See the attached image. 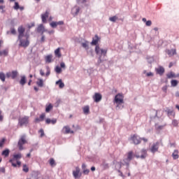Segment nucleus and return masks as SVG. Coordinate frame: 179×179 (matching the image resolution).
Instances as JSON below:
<instances>
[{
	"mask_svg": "<svg viewBox=\"0 0 179 179\" xmlns=\"http://www.w3.org/2000/svg\"><path fill=\"white\" fill-rule=\"evenodd\" d=\"M141 155L139 154L134 155V152L132 151H130L127 153V157L124 160V163L127 164V166L129 165V162L134 159V157H136V159H146L148 157V151L145 149H143L140 152Z\"/></svg>",
	"mask_w": 179,
	"mask_h": 179,
	"instance_id": "1",
	"label": "nucleus"
},
{
	"mask_svg": "<svg viewBox=\"0 0 179 179\" xmlns=\"http://www.w3.org/2000/svg\"><path fill=\"white\" fill-rule=\"evenodd\" d=\"M26 29L23 27V26H20L17 29L18 31V40L20 41V45H29L30 42L29 41V38L27 36H24V31Z\"/></svg>",
	"mask_w": 179,
	"mask_h": 179,
	"instance_id": "2",
	"label": "nucleus"
},
{
	"mask_svg": "<svg viewBox=\"0 0 179 179\" xmlns=\"http://www.w3.org/2000/svg\"><path fill=\"white\" fill-rule=\"evenodd\" d=\"M95 52H96V54H97V55H99L96 65H100L101 62H104V59H101V58L102 57H106V55H107V49L106 48L103 49L100 48V46L96 45L95 47Z\"/></svg>",
	"mask_w": 179,
	"mask_h": 179,
	"instance_id": "3",
	"label": "nucleus"
},
{
	"mask_svg": "<svg viewBox=\"0 0 179 179\" xmlns=\"http://www.w3.org/2000/svg\"><path fill=\"white\" fill-rule=\"evenodd\" d=\"M114 101L117 104L116 108H119V109L124 108V105H121V104H124V96H122V94H117L115 96Z\"/></svg>",
	"mask_w": 179,
	"mask_h": 179,
	"instance_id": "4",
	"label": "nucleus"
},
{
	"mask_svg": "<svg viewBox=\"0 0 179 179\" xmlns=\"http://www.w3.org/2000/svg\"><path fill=\"white\" fill-rule=\"evenodd\" d=\"M25 143H27V141L26 140V135H23L20 137L17 143L19 150H23L24 149L23 145H25Z\"/></svg>",
	"mask_w": 179,
	"mask_h": 179,
	"instance_id": "5",
	"label": "nucleus"
},
{
	"mask_svg": "<svg viewBox=\"0 0 179 179\" xmlns=\"http://www.w3.org/2000/svg\"><path fill=\"white\" fill-rule=\"evenodd\" d=\"M19 159H22V155L20 153L15 154L13 155V158L12 159H10L9 162L11 163L13 167H17V164L15 163V160H19Z\"/></svg>",
	"mask_w": 179,
	"mask_h": 179,
	"instance_id": "6",
	"label": "nucleus"
},
{
	"mask_svg": "<svg viewBox=\"0 0 179 179\" xmlns=\"http://www.w3.org/2000/svg\"><path fill=\"white\" fill-rule=\"evenodd\" d=\"M130 141H131L134 145H139V143H141V137H139L138 134L131 135Z\"/></svg>",
	"mask_w": 179,
	"mask_h": 179,
	"instance_id": "7",
	"label": "nucleus"
},
{
	"mask_svg": "<svg viewBox=\"0 0 179 179\" xmlns=\"http://www.w3.org/2000/svg\"><path fill=\"white\" fill-rule=\"evenodd\" d=\"M18 124L20 127H23V125H27L29 124V117L24 116L23 117H20L18 119Z\"/></svg>",
	"mask_w": 179,
	"mask_h": 179,
	"instance_id": "8",
	"label": "nucleus"
},
{
	"mask_svg": "<svg viewBox=\"0 0 179 179\" xmlns=\"http://www.w3.org/2000/svg\"><path fill=\"white\" fill-rule=\"evenodd\" d=\"M159 142L154 143L150 148V152L152 153H156V152H159Z\"/></svg>",
	"mask_w": 179,
	"mask_h": 179,
	"instance_id": "9",
	"label": "nucleus"
},
{
	"mask_svg": "<svg viewBox=\"0 0 179 179\" xmlns=\"http://www.w3.org/2000/svg\"><path fill=\"white\" fill-rule=\"evenodd\" d=\"M62 132L65 135L68 134H74L73 131L71 130V127H69V126H64L62 130Z\"/></svg>",
	"mask_w": 179,
	"mask_h": 179,
	"instance_id": "10",
	"label": "nucleus"
},
{
	"mask_svg": "<svg viewBox=\"0 0 179 179\" xmlns=\"http://www.w3.org/2000/svg\"><path fill=\"white\" fill-rule=\"evenodd\" d=\"M50 16V10H47L45 13L41 14V19L43 23H47V18Z\"/></svg>",
	"mask_w": 179,
	"mask_h": 179,
	"instance_id": "11",
	"label": "nucleus"
},
{
	"mask_svg": "<svg viewBox=\"0 0 179 179\" xmlns=\"http://www.w3.org/2000/svg\"><path fill=\"white\" fill-rule=\"evenodd\" d=\"M101 99H103V96L100 93H95L94 95L93 96V99L95 101V103H99L101 101Z\"/></svg>",
	"mask_w": 179,
	"mask_h": 179,
	"instance_id": "12",
	"label": "nucleus"
},
{
	"mask_svg": "<svg viewBox=\"0 0 179 179\" xmlns=\"http://www.w3.org/2000/svg\"><path fill=\"white\" fill-rule=\"evenodd\" d=\"M73 176L75 178H80L82 174H80V169L79 167H76V170L73 171Z\"/></svg>",
	"mask_w": 179,
	"mask_h": 179,
	"instance_id": "13",
	"label": "nucleus"
},
{
	"mask_svg": "<svg viewBox=\"0 0 179 179\" xmlns=\"http://www.w3.org/2000/svg\"><path fill=\"white\" fill-rule=\"evenodd\" d=\"M165 52L168 54L169 57H173V55L177 54V50L176 49H166Z\"/></svg>",
	"mask_w": 179,
	"mask_h": 179,
	"instance_id": "14",
	"label": "nucleus"
},
{
	"mask_svg": "<svg viewBox=\"0 0 179 179\" xmlns=\"http://www.w3.org/2000/svg\"><path fill=\"white\" fill-rule=\"evenodd\" d=\"M100 37H99L97 35H95L94 37L92 38V41L91 42L92 45H97L99 42H100Z\"/></svg>",
	"mask_w": 179,
	"mask_h": 179,
	"instance_id": "15",
	"label": "nucleus"
},
{
	"mask_svg": "<svg viewBox=\"0 0 179 179\" xmlns=\"http://www.w3.org/2000/svg\"><path fill=\"white\" fill-rule=\"evenodd\" d=\"M155 71L157 73H158V75H160L161 76L162 75H163V73H164V68L162 66H159L158 68L155 69Z\"/></svg>",
	"mask_w": 179,
	"mask_h": 179,
	"instance_id": "16",
	"label": "nucleus"
},
{
	"mask_svg": "<svg viewBox=\"0 0 179 179\" xmlns=\"http://www.w3.org/2000/svg\"><path fill=\"white\" fill-rule=\"evenodd\" d=\"M55 85H58L59 89H64V87H65V84L62 82V79L56 81Z\"/></svg>",
	"mask_w": 179,
	"mask_h": 179,
	"instance_id": "17",
	"label": "nucleus"
},
{
	"mask_svg": "<svg viewBox=\"0 0 179 179\" xmlns=\"http://www.w3.org/2000/svg\"><path fill=\"white\" fill-rule=\"evenodd\" d=\"M8 54H9V50L8 49L0 50V57H7Z\"/></svg>",
	"mask_w": 179,
	"mask_h": 179,
	"instance_id": "18",
	"label": "nucleus"
},
{
	"mask_svg": "<svg viewBox=\"0 0 179 179\" xmlns=\"http://www.w3.org/2000/svg\"><path fill=\"white\" fill-rule=\"evenodd\" d=\"M172 157L173 160H177L178 159L179 155H178V150H175L172 154Z\"/></svg>",
	"mask_w": 179,
	"mask_h": 179,
	"instance_id": "19",
	"label": "nucleus"
},
{
	"mask_svg": "<svg viewBox=\"0 0 179 179\" xmlns=\"http://www.w3.org/2000/svg\"><path fill=\"white\" fill-rule=\"evenodd\" d=\"M45 62L48 64H50V62H52V55H48L45 57Z\"/></svg>",
	"mask_w": 179,
	"mask_h": 179,
	"instance_id": "20",
	"label": "nucleus"
},
{
	"mask_svg": "<svg viewBox=\"0 0 179 179\" xmlns=\"http://www.w3.org/2000/svg\"><path fill=\"white\" fill-rule=\"evenodd\" d=\"M36 85H37V86H38V87H43L44 86V81L41 78H38Z\"/></svg>",
	"mask_w": 179,
	"mask_h": 179,
	"instance_id": "21",
	"label": "nucleus"
},
{
	"mask_svg": "<svg viewBox=\"0 0 179 179\" xmlns=\"http://www.w3.org/2000/svg\"><path fill=\"white\" fill-rule=\"evenodd\" d=\"M20 84L22 86H24V85H26V76H21V79L20 80Z\"/></svg>",
	"mask_w": 179,
	"mask_h": 179,
	"instance_id": "22",
	"label": "nucleus"
},
{
	"mask_svg": "<svg viewBox=\"0 0 179 179\" xmlns=\"http://www.w3.org/2000/svg\"><path fill=\"white\" fill-rule=\"evenodd\" d=\"M10 153V150H9V149H6L2 152L1 155L2 156H5V157H8Z\"/></svg>",
	"mask_w": 179,
	"mask_h": 179,
	"instance_id": "23",
	"label": "nucleus"
},
{
	"mask_svg": "<svg viewBox=\"0 0 179 179\" xmlns=\"http://www.w3.org/2000/svg\"><path fill=\"white\" fill-rule=\"evenodd\" d=\"M83 113L84 114H89V113H90V108L89 107V106H84L83 108Z\"/></svg>",
	"mask_w": 179,
	"mask_h": 179,
	"instance_id": "24",
	"label": "nucleus"
},
{
	"mask_svg": "<svg viewBox=\"0 0 179 179\" xmlns=\"http://www.w3.org/2000/svg\"><path fill=\"white\" fill-rule=\"evenodd\" d=\"M60 50H61V48H58L55 51V54L56 57H57L58 58H61V57H62L61 52H59Z\"/></svg>",
	"mask_w": 179,
	"mask_h": 179,
	"instance_id": "25",
	"label": "nucleus"
},
{
	"mask_svg": "<svg viewBox=\"0 0 179 179\" xmlns=\"http://www.w3.org/2000/svg\"><path fill=\"white\" fill-rule=\"evenodd\" d=\"M168 79H171L172 78H176V76L173 71H171L169 73L166 75Z\"/></svg>",
	"mask_w": 179,
	"mask_h": 179,
	"instance_id": "26",
	"label": "nucleus"
},
{
	"mask_svg": "<svg viewBox=\"0 0 179 179\" xmlns=\"http://www.w3.org/2000/svg\"><path fill=\"white\" fill-rule=\"evenodd\" d=\"M44 25L43 24H40L38 27V33H44Z\"/></svg>",
	"mask_w": 179,
	"mask_h": 179,
	"instance_id": "27",
	"label": "nucleus"
},
{
	"mask_svg": "<svg viewBox=\"0 0 179 179\" xmlns=\"http://www.w3.org/2000/svg\"><path fill=\"white\" fill-rule=\"evenodd\" d=\"M171 85L172 87H176V86H177V85H178V81L177 80H172L171 81Z\"/></svg>",
	"mask_w": 179,
	"mask_h": 179,
	"instance_id": "28",
	"label": "nucleus"
},
{
	"mask_svg": "<svg viewBox=\"0 0 179 179\" xmlns=\"http://www.w3.org/2000/svg\"><path fill=\"white\" fill-rule=\"evenodd\" d=\"M51 110H52V105L50 103L48 106H46L45 112L50 113V111H51Z\"/></svg>",
	"mask_w": 179,
	"mask_h": 179,
	"instance_id": "29",
	"label": "nucleus"
},
{
	"mask_svg": "<svg viewBox=\"0 0 179 179\" xmlns=\"http://www.w3.org/2000/svg\"><path fill=\"white\" fill-rule=\"evenodd\" d=\"M16 76H17V71H13L11 72V78H12V79H15Z\"/></svg>",
	"mask_w": 179,
	"mask_h": 179,
	"instance_id": "30",
	"label": "nucleus"
},
{
	"mask_svg": "<svg viewBox=\"0 0 179 179\" xmlns=\"http://www.w3.org/2000/svg\"><path fill=\"white\" fill-rule=\"evenodd\" d=\"M5 142H6V138H3L0 141V148H3L5 145Z\"/></svg>",
	"mask_w": 179,
	"mask_h": 179,
	"instance_id": "31",
	"label": "nucleus"
},
{
	"mask_svg": "<svg viewBox=\"0 0 179 179\" xmlns=\"http://www.w3.org/2000/svg\"><path fill=\"white\" fill-rule=\"evenodd\" d=\"M22 171H24V173H29V167H27V165H23Z\"/></svg>",
	"mask_w": 179,
	"mask_h": 179,
	"instance_id": "32",
	"label": "nucleus"
},
{
	"mask_svg": "<svg viewBox=\"0 0 179 179\" xmlns=\"http://www.w3.org/2000/svg\"><path fill=\"white\" fill-rule=\"evenodd\" d=\"M109 20L110 22H117V20H118V17H117V16L110 17L109 18Z\"/></svg>",
	"mask_w": 179,
	"mask_h": 179,
	"instance_id": "33",
	"label": "nucleus"
},
{
	"mask_svg": "<svg viewBox=\"0 0 179 179\" xmlns=\"http://www.w3.org/2000/svg\"><path fill=\"white\" fill-rule=\"evenodd\" d=\"M55 72H57V73H61V72H62V69H61V67L57 66L55 67Z\"/></svg>",
	"mask_w": 179,
	"mask_h": 179,
	"instance_id": "34",
	"label": "nucleus"
},
{
	"mask_svg": "<svg viewBox=\"0 0 179 179\" xmlns=\"http://www.w3.org/2000/svg\"><path fill=\"white\" fill-rule=\"evenodd\" d=\"M0 79L2 82H5V73H0Z\"/></svg>",
	"mask_w": 179,
	"mask_h": 179,
	"instance_id": "35",
	"label": "nucleus"
},
{
	"mask_svg": "<svg viewBox=\"0 0 179 179\" xmlns=\"http://www.w3.org/2000/svg\"><path fill=\"white\" fill-rule=\"evenodd\" d=\"M73 10H75L76 15H78V13H79V12L80 11V8L79 7H74L73 8Z\"/></svg>",
	"mask_w": 179,
	"mask_h": 179,
	"instance_id": "36",
	"label": "nucleus"
},
{
	"mask_svg": "<svg viewBox=\"0 0 179 179\" xmlns=\"http://www.w3.org/2000/svg\"><path fill=\"white\" fill-rule=\"evenodd\" d=\"M83 174H85V176H87V174H89V173H90V170L85 169H83Z\"/></svg>",
	"mask_w": 179,
	"mask_h": 179,
	"instance_id": "37",
	"label": "nucleus"
},
{
	"mask_svg": "<svg viewBox=\"0 0 179 179\" xmlns=\"http://www.w3.org/2000/svg\"><path fill=\"white\" fill-rule=\"evenodd\" d=\"M13 8L15 10H17L20 8V6H19V3L15 2V6H13Z\"/></svg>",
	"mask_w": 179,
	"mask_h": 179,
	"instance_id": "38",
	"label": "nucleus"
},
{
	"mask_svg": "<svg viewBox=\"0 0 179 179\" xmlns=\"http://www.w3.org/2000/svg\"><path fill=\"white\" fill-rule=\"evenodd\" d=\"M172 125L173 127H177L178 125V121H177L176 120H173L172 121Z\"/></svg>",
	"mask_w": 179,
	"mask_h": 179,
	"instance_id": "39",
	"label": "nucleus"
},
{
	"mask_svg": "<svg viewBox=\"0 0 179 179\" xmlns=\"http://www.w3.org/2000/svg\"><path fill=\"white\" fill-rule=\"evenodd\" d=\"M84 48L87 50V52H91V54L93 52V50H89V45H83Z\"/></svg>",
	"mask_w": 179,
	"mask_h": 179,
	"instance_id": "40",
	"label": "nucleus"
},
{
	"mask_svg": "<svg viewBox=\"0 0 179 179\" xmlns=\"http://www.w3.org/2000/svg\"><path fill=\"white\" fill-rule=\"evenodd\" d=\"M40 120L41 121H44V118H45V113H42L41 115H40Z\"/></svg>",
	"mask_w": 179,
	"mask_h": 179,
	"instance_id": "41",
	"label": "nucleus"
},
{
	"mask_svg": "<svg viewBox=\"0 0 179 179\" xmlns=\"http://www.w3.org/2000/svg\"><path fill=\"white\" fill-rule=\"evenodd\" d=\"M50 26H51V27H53V29L54 28H55V27H57V22H52L51 23H50Z\"/></svg>",
	"mask_w": 179,
	"mask_h": 179,
	"instance_id": "42",
	"label": "nucleus"
},
{
	"mask_svg": "<svg viewBox=\"0 0 179 179\" xmlns=\"http://www.w3.org/2000/svg\"><path fill=\"white\" fill-rule=\"evenodd\" d=\"M39 134H41V138H43V136H44V130L43 129H41L39 130Z\"/></svg>",
	"mask_w": 179,
	"mask_h": 179,
	"instance_id": "43",
	"label": "nucleus"
},
{
	"mask_svg": "<svg viewBox=\"0 0 179 179\" xmlns=\"http://www.w3.org/2000/svg\"><path fill=\"white\" fill-rule=\"evenodd\" d=\"M50 166H53L54 164H55V160H54V159H51L50 161Z\"/></svg>",
	"mask_w": 179,
	"mask_h": 179,
	"instance_id": "44",
	"label": "nucleus"
},
{
	"mask_svg": "<svg viewBox=\"0 0 179 179\" xmlns=\"http://www.w3.org/2000/svg\"><path fill=\"white\" fill-rule=\"evenodd\" d=\"M57 26H62L64 24V21L56 22Z\"/></svg>",
	"mask_w": 179,
	"mask_h": 179,
	"instance_id": "45",
	"label": "nucleus"
},
{
	"mask_svg": "<svg viewBox=\"0 0 179 179\" xmlns=\"http://www.w3.org/2000/svg\"><path fill=\"white\" fill-rule=\"evenodd\" d=\"M102 166H103V169H108V164H107V163H103Z\"/></svg>",
	"mask_w": 179,
	"mask_h": 179,
	"instance_id": "46",
	"label": "nucleus"
},
{
	"mask_svg": "<svg viewBox=\"0 0 179 179\" xmlns=\"http://www.w3.org/2000/svg\"><path fill=\"white\" fill-rule=\"evenodd\" d=\"M50 73H51V72L50 71V68L47 67V72H46L45 76H50Z\"/></svg>",
	"mask_w": 179,
	"mask_h": 179,
	"instance_id": "47",
	"label": "nucleus"
},
{
	"mask_svg": "<svg viewBox=\"0 0 179 179\" xmlns=\"http://www.w3.org/2000/svg\"><path fill=\"white\" fill-rule=\"evenodd\" d=\"M146 26H152V21L148 20L145 22Z\"/></svg>",
	"mask_w": 179,
	"mask_h": 179,
	"instance_id": "48",
	"label": "nucleus"
},
{
	"mask_svg": "<svg viewBox=\"0 0 179 179\" xmlns=\"http://www.w3.org/2000/svg\"><path fill=\"white\" fill-rule=\"evenodd\" d=\"M50 123L52 124V125L57 124V119H53L50 121Z\"/></svg>",
	"mask_w": 179,
	"mask_h": 179,
	"instance_id": "49",
	"label": "nucleus"
},
{
	"mask_svg": "<svg viewBox=\"0 0 179 179\" xmlns=\"http://www.w3.org/2000/svg\"><path fill=\"white\" fill-rule=\"evenodd\" d=\"M10 31L11 34H16V29H15V28H12Z\"/></svg>",
	"mask_w": 179,
	"mask_h": 179,
	"instance_id": "50",
	"label": "nucleus"
},
{
	"mask_svg": "<svg viewBox=\"0 0 179 179\" xmlns=\"http://www.w3.org/2000/svg\"><path fill=\"white\" fill-rule=\"evenodd\" d=\"M0 121H3V115H2L1 110H0Z\"/></svg>",
	"mask_w": 179,
	"mask_h": 179,
	"instance_id": "51",
	"label": "nucleus"
},
{
	"mask_svg": "<svg viewBox=\"0 0 179 179\" xmlns=\"http://www.w3.org/2000/svg\"><path fill=\"white\" fill-rule=\"evenodd\" d=\"M6 77L7 78H12V73H10V72L6 73Z\"/></svg>",
	"mask_w": 179,
	"mask_h": 179,
	"instance_id": "52",
	"label": "nucleus"
},
{
	"mask_svg": "<svg viewBox=\"0 0 179 179\" xmlns=\"http://www.w3.org/2000/svg\"><path fill=\"white\" fill-rule=\"evenodd\" d=\"M45 122L46 124H51V119L50 118L46 119Z\"/></svg>",
	"mask_w": 179,
	"mask_h": 179,
	"instance_id": "53",
	"label": "nucleus"
},
{
	"mask_svg": "<svg viewBox=\"0 0 179 179\" xmlns=\"http://www.w3.org/2000/svg\"><path fill=\"white\" fill-rule=\"evenodd\" d=\"M5 8V6H0V10H2L1 13H3V12H5L3 10V8Z\"/></svg>",
	"mask_w": 179,
	"mask_h": 179,
	"instance_id": "54",
	"label": "nucleus"
},
{
	"mask_svg": "<svg viewBox=\"0 0 179 179\" xmlns=\"http://www.w3.org/2000/svg\"><path fill=\"white\" fill-rule=\"evenodd\" d=\"M162 90H163V92H167V86L166 85H165V86H164L163 87H162Z\"/></svg>",
	"mask_w": 179,
	"mask_h": 179,
	"instance_id": "55",
	"label": "nucleus"
},
{
	"mask_svg": "<svg viewBox=\"0 0 179 179\" xmlns=\"http://www.w3.org/2000/svg\"><path fill=\"white\" fill-rule=\"evenodd\" d=\"M40 74H41V76H44V75H45V74L44 73V71H43V69H41V70H40Z\"/></svg>",
	"mask_w": 179,
	"mask_h": 179,
	"instance_id": "56",
	"label": "nucleus"
},
{
	"mask_svg": "<svg viewBox=\"0 0 179 179\" xmlns=\"http://www.w3.org/2000/svg\"><path fill=\"white\" fill-rule=\"evenodd\" d=\"M146 76H153V73L152 72L147 73Z\"/></svg>",
	"mask_w": 179,
	"mask_h": 179,
	"instance_id": "57",
	"label": "nucleus"
},
{
	"mask_svg": "<svg viewBox=\"0 0 179 179\" xmlns=\"http://www.w3.org/2000/svg\"><path fill=\"white\" fill-rule=\"evenodd\" d=\"M60 66H61V68L65 69V63L61 62V63H60Z\"/></svg>",
	"mask_w": 179,
	"mask_h": 179,
	"instance_id": "58",
	"label": "nucleus"
},
{
	"mask_svg": "<svg viewBox=\"0 0 179 179\" xmlns=\"http://www.w3.org/2000/svg\"><path fill=\"white\" fill-rule=\"evenodd\" d=\"M41 122V120L40 118L36 117V118L35 119V122Z\"/></svg>",
	"mask_w": 179,
	"mask_h": 179,
	"instance_id": "59",
	"label": "nucleus"
},
{
	"mask_svg": "<svg viewBox=\"0 0 179 179\" xmlns=\"http://www.w3.org/2000/svg\"><path fill=\"white\" fill-rule=\"evenodd\" d=\"M82 169H83V170L86 169V164H82Z\"/></svg>",
	"mask_w": 179,
	"mask_h": 179,
	"instance_id": "60",
	"label": "nucleus"
},
{
	"mask_svg": "<svg viewBox=\"0 0 179 179\" xmlns=\"http://www.w3.org/2000/svg\"><path fill=\"white\" fill-rule=\"evenodd\" d=\"M0 173H5V168H1Z\"/></svg>",
	"mask_w": 179,
	"mask_h": 179,
	"instance_id": "61",
	"label": "nucleus"
},
{
	"mask_svg": "<svg viewBox=\"0 0 179 179\" xmlns=\"http://www.w3.org/2000/svg\"><path fill=\"white\" fill-rule=\"evenodd\" d=\"M141 141H143V142H148V138H141Z\"/></svg>",
	"mask_w": 179,
	"mask_h": 179,
	"instance_id": "62",
	"label": "nucleus"
},
{
	"mask_svg": "<svg viewBox=\"0 0 179 179\" xmlns=\"http://www.w3.org/2000/svg\"><path fill=\"white\" fill-rule=\"evenodd\" d=\"M173 114V111L172 110H168V115H171Z\"/></svg>",
	"mask_w": 179,
	"mask_h": 179,
	"instance_id": "63",
	"label": "nucleus"
},
{
	"mask_svg": "<svg viewBox=\"0 0 179 179\" xmlns=\"http://www.w3.org/2000/svg\"><path fill=\"white\" fill-rule=\"evenodd\" d=\"M176 97H179V92H176Z\"/></svg>",
	"mask_w": 179,
	"mask_h": 179,
	"instance_id": "64",
	"label": "nucleus"
}]
</instances>
